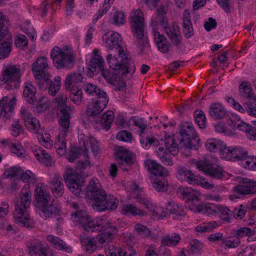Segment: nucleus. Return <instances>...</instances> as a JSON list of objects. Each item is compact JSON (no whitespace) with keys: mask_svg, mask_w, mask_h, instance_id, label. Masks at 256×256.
Here are the masks:
<instances>
[{"mask_svg":"<svg viewBox=\"0 0 256 256\" xmlns=\"http://www.w3.org/2000/svg\"><path fill=\"white\" fill-rule=\"evenodd\" d=\"M180 146L176 142L173 136H165L164 144L166 148L164 150L162 146L156 150V155L165 165L171 166L173 164L170 154L176 155L179 148H188L197 149L200 145V140L198 136L196 130L191 123L184 122L179 128Z\"/></svg>","mask_w":256,"mask_h":256,"instance_id":"nucleus-1","label":"nucleus"},{"mask_svg":"<svg viewBox=\"0 0 256 256\" xmlns=\"http://www.w3.org/2000/svg\"><path fill=\"white\" fill-rule=\"evenodd\" d=\"M119 52V55H108L106 61L111 70L103 68L100 72L104 79L114 86V90L122 91L126 88V83L122 76L127 74L132 76L136 68L130 57L124 55L122 56V50L120 49Z\"/></svg>","mask_w":256,"mask_h":256,"instance_id":"nucleus-2","label":"nucleus"},{"mask_svg":"<svg viewBox=\"0 0 256 256\" xmlns=\"http://www.w3.org/2000/svg\"><path fill=\"white\" fill-rule=\"evenodd\" d=\"M82 227L88 232L102 231L96 238L97 242L102 246H104L112 242L118 232L116 226H112L110 220L106 216L94 219L88 218L86 222L82 224Z\"/></svg>","mask_w":256,"mask_h":256,"instance_id":"nucleus-3","label":"nucleus"},{"mask_svg":"<svg viewBox=\"0 0 256 256\" xmlns=\"http://www.w3.org/2000/svg\"><path fill=\"white\" fill-rule=\"evenodd\" d=\"M30 188V185L27 184L22 189L20 198L16 202L15 211L14 214V217L17 222L20 224L22 226L28 228L34 226V223L30 219V216L28 213L32 196Z\"/></svg>","mask_w":256,"mask_h":256,"instance_id":"nucleus-4","label":"nucleus"},{"mask_svg":"<svg viewBox=\"0 0 256 256\" xmlns=\"http://www.w3.org/2000/svg\"><path fill=\"white\" fill-rule=\"evenodd\" d=\"M130 22L132 32L136 38L134 44L142 53L144 52L146 49L150 48V44L148 36L144 34V18L140 9H137L131 12Z\"/></svg>","mask_w":256,"mask_h":256,"instance_id":"nucleus-5","label":"nucleus"},{"mask_svg":"<svg viewBox=\"0 0 256 256\" xmlns=\"http://www.w3.org/2000/svg\"><path fill=\"white\" fill-rule=\"evenodd\" d=\"M168 0H165L156 9V15L152 18V22L156 24H160L164 28L168 37L172 41V44L179 46L182 43V36L179 34L172 33V28L170 26L166 14L168 7L170 4Z\"/></svg>","mask_w":256,"mask_h":256,"instance_id":"nucleus-6","label":"nucleus"},{"mask_svg":"<svg viewBox=\"0 0 256 256\" xmlns=\"http://www.w3.org/2000/svg\"><path fill=\"white\" fill-rule=\"evenodd\" d=\"M88 166H90V162L88 160L79 161L77 165L76 170L74 172L66 173L64 176L67 186L73 194L77 196H78L82 192V187L84 183L82 170Z\"/></svg>","mask_w":256,"mask_h":256,"instance_id":"nucleus-7","label":"nucleus"},{"mask_svg":"<svg viewBox=\"0 0 256 256\" xmlns=\"http://www.w3.org/2000/svg\"><path fill=\"white\" fill-rule=\"evenodd\" d=\"M50 56L54 66L58 69L71 68L75 62L74 55L70 48L62 50L55 46L51 52Z\"/></svg>","mask_w":256,"mask_h":256,"instance_id":"nucleus-8","label":"nucleus"},{"mask_svg":"<svg viewBox=\"0 0 256 256\" xmlns=\"http://www.w3.org/2000/svg\"><path fill=\"white\" fill-rule=\"evenodd\" d=\"M106 194L96 178L91 180L86 187V198L92 200V208L98 211V207L106 200Z\"/></svg>","mask_w":256,"mask_h":256,"instance_id":"nucleus-9","label":"nucleus"},{"mask_svg":"<svg viewBox=\"0 0 256 256\" xmlns=\"http://www.w3.org/2000/svg\"><path fill=\"white\" fill-rule=\"evenodd\" d=\"M67 98V96L64 94H60L56 98L58 104V118L59 124L64 132H68L69 128L70 112L74 110V106L66 104Z\"/></svg>","mask_w":256,"mask_h":256,"instance_id":"nucleus-10","label":"nucleus"},{"mask_svg":"<svg viewBox=\"0 0 256 256\" xmlns=\"http://www.w3.org/2000/svg\"><path fill=\"white\" fill-rule=\"evenodd\" d=\"M9 24V22L6 17L0 12V42L4 37L7 38V40L0 44V59L8 58L12 51V38L8 30Z\"/></svg>","mask_w":256,"mask_h":256,"instance_id":"nucleus-11","label":"nucleus"},{"mask_svg":"<svg viewBox=\"0 0 256 256\" xmlns=\"http://www.w3.org/2000/svg\"><path fill=\"white\" fill-rule=\"evenodd\" d=\"M196 168L213 178L222 179L225 177V172L221 168L214 166L206 158L196 160L195 162Z\"/></svg>","mask_w":256,"mask_h":256,"instance_id":"nucleus-12","label":"nucleus"},{"mask_svg":"<svg viewBox=\"0 0 256 256\" xmlns=\"http://www.w3.org/2000/svg\"><path fill=\"white\" fill-rule=\"evenodd\" d=\"M222 158L228 160H246L248 158L247 151L241 146L224 148L222 150Z\"/></svg>","mask_w":256,"mask_h":256,"instance_id":"nucleus-13","label":"nucleus"},{"mask_svg":"<svg viewBox=\"0 0 256 256\" xmlns=\"http://www.w3.org/2000/svg\"><path fill=\"white\" fill-rule=\"evenodd\" d=\"M28 249L30 256H56L47 244L44 245L38 240L32 241L28 246Z\"/></svg>","mask_w":256,"mask_h":256,"instance_id":"nucleus-14","label":"nucleus"},{"mask_svg":"<svg viewBox=\"0 0 256 256\" xmlns=\"http://www.w3.org/2000/svg\"><path fill=\"white\" fill-rule=\"evenodd\" d=\"M32 69L36 80H42L51 76L48 72V66L45 56L37 58L33 63Z\"/></svg>","mask_w":256,"mask_h":256,"instance_id":"nucleus-15","label":"nucleus"},{"mask_svg":"<svg viewBox=\"0 0 256 256\" xmlns=\"http://www.w3.org/2000/svg\"><path fill=\"white\" fill-rule=\"evenodd\" d=\"M116 158L123 170H128L134 163L132 153L124 147L118 148L116 152Z\"/></svg>","mask_w":256,"mask_h":256,"instance_id":"nucleus-16","label":"nucleus"},{"mask_svg":"<svg viewBox=\"0 0 256 256\" xmlns=\"http://www.w3.org/2000/svg\"><path fill=\"white\" fill-rule=\"evenodd\" d=\"M20 72V69L14 66H10L4 71L0 80L10 85V88H16L18 86Z\"/></svg>","mask_w":256,"mask_h":256,"instance_id":"nucleus-17","label":"nucleus"},{"mask_svg":"<svg viewBox=\"0 0 256 256\" xmlns=\"http://www.w3.org/2000/svg\"><path fill=\"white\" fill-rule=\"evenodd\" d=\"M108 102V96L98 97L94 102H92L88 106L86 110V114L90 117H94L99 115L105 108Z\"/></svg>","mask_w":256,"mask_h":256,"instance_id":"nucleus-18","label":"nucleus"},{"mask_svg":"<svg viewBox=\"0 0 256 256\" xmlns=\"http://www.w3.org/2000/svg\"><path fill=\"white\" fill-rule=\"evenodd\" d=\"M104 40H105L106 47L110 50H117L118 52V55H119L120 50H122V56H128L129 57L128 54L124 53V50L120 46L121 38L120 35L117 32L106 33L102 37Z\"/></svg>","mask_w":256,"mask_h":256,"instance_id":"nucleus-19","label":"nucleus"},{"mask_svg":"<svg viewBox=\"0 0 256 256\" xmlns=\"http://www.w3.org/2000/svg\"><path fill=\"white\" fill-rule=\"evenodd\" d=\"M234 190L241 195L256 194V182L250 179H242V182L234 188Z\"/></svg>","mask_w":256,"mask_h":256,"instance_id":"nucleus-20","label":"nucleus"},{"mask_svg":"<svg viewBox=\"0 0 256 256\" xmlns=\"http://www.w3.org/2000/svg\"><path fill=\"white\" fill-rule=\"evenodd\" d=\"M176 172L178 178L182 181L194 185L199 184L200 182L199 176L195 175L190 170L184 166H178Z\"/></svg>","mask_w":256,"mask_h":256,"instance_id":"nucleus-21","label":"nucleus"},{"mask_svg":"<svg viewBox=\"0 0 256 256\" xmlns=\"http://www.w3.org/2000/svg\"><path fill=\"white\" fill-rule=\"evenodd\" d=\"M16 102L15 97L9 101L8 96H4L0 100V118L2 116L6 119H10L13 114V109Z\"/></svg>","mask_w":256,"mask_h":256,"instance_id":"nucleus-22","label":"nucleus"},{"mask_svg":"<svg viewBox=\"0 0 256 256\" xmlns=\"http://www.w3.org/2000/svg\"><path fill=\"white\" fill-rule=\"evenodd\" d=\"M178 196L182 199H186L188 203L190 202H198L200 193L196 190L190 187L180 186L177 190Z\"/></svg>","mask_w":256,"mask_h":256,"instance_id":"nucleus-23","label":"nucleus"},{"mask_svg":"<svg viewBox=\"0 0 256 256\" xmlns=\"http://www.w3.org/2000/svg\"><path fill=\"white\" fill-rule=\"evenodd\" d=\"M20 114L25 126L30 130L34 132H37L40 128L38 120L33 117L28 110L25 108H21Z\"/></svg>","mask_w":256,"mask_h":256,"instance_id":"nucleus-24","label":"nucleus"},{"mask_svg":"<svg viewBox=\"0 0 256 256\" xmlns=\"http://www.w3.org/2000/svg\"><path fill=\"white\" fill-rule=\"evenodd\" d=\"M144 166L148 172L153 175L152 177L168 175V170L156 161L147 160L144 162Z\"/></svg>","mask_w":256,"mask_h":256,"instance_id":"nucleus-25","label":"nucleus"},{"mask_svg":"<svg viewBox=\"0 0 256 256\" xmlns=\"http://www.w3.org/2000/svg\"><path fill=\"white\" fill-rule=\"evenodd\" d=\"M104 64V60L100 56L92 57L88 66L87 74L90 77L97 74L103 70Z\"/></svg>","mask_w":256,"mask_h":256,"instance_id":"nucleus-26","label":"nucleus"},{"mask_svg":"<svg viewBox=\"0 0 256 256\" xmlns=\"http://www.w3.org/2000/svg\"><path fill=\"white\" fill-rule=\"evenodd\" d=\"M136 198L137 202L143 204L148 210L154 212L159 219H163L169 216V212L166 210H162L160 212H155L154 206L152 202L145 196L140 194V195H137Z\"/></svg>","mask_w":256,"mask_h":256,"instance_id":"nucleus-27","label":"nucleus"},{"mask_svg":"<svg viewBox=\"0 0 256 256\" xmlns=\"http://www.w3.org/2000/svg\"><path fill=\"white\" fill-rule=\"evenodd\" d=\"M46 239L54 248L59 250L64 251L68 253L72 252V247L67 244L64 241L58 237L54 235L50 234L47 236Z\"/></svg>","mask_w":256,"mask_h":256,"instance_id":"nucleus-28","label":"nucleus"},{"mask_svg":"<svg viewBox=\"0 0 256 256\" xmlns=\"http://www.w3.org/2000/svg\"><path fill=\"white\" fill-rule=\"evenodd\" d=\"M33 154L38 162L46 166H52L54 163V158L42 148L39 147L33 150Z\"/></svg>","mask_w":256,"mask_h":256,"instance_id":"nucleus-29","label":"nucleus"},{"mask_svg":"<svg viewBox=\"0 0 256 256\" xmlns=\"http://www.w3.org/2000/svg\"><path fill=\"white\" fill-rule=\"evenodd\" d=\"M166 210L168 212L170 217L174 220H180L186 215L184 208L174 202H168Z\"/></svg>","mask_w":256,"mask_h":256,"instance_id":"nucleus-30","label":"nucleus"},{"mask_svg":"<svg viewBox=\"0 0 256 256\" xmlns=\"http://www.w3.org/2000/svg\"><path fill=\"white\" fill-rule=\"evenodd\" d=\"M209 114L214 119L219 120L225 117L227 111L220 103L216 102L210 104Z\"/></svg>","mask_w":256,"mask_h":256,"instance_id":"nucleus-31","label":"nucleus"},{"mask_svg":"<svg viewBox=\"0 0 256 256\" xmlns=\"http://www.w3.org/2000/svg\"><path fill=\"white\" fill-rule=\"evenodd\" d=\"M182 26L186 38H191L194 34L192 22L190 13L188 10H185L182 15Z\"/></svg>","mask_w":256,"mask_h":256,"instance_id":"nucleus-32","label":"nucleus"},{"mask_svg":"<svg viewBox=\"0 0 256 256\" xmlns=\"http://www.w3.org/2000/svg\"><path fill=\"white\" fill-rule=\"evenodd\" d=\"M50 77H47L44 79V84L46 85V88L48 90V93L52 96H55L59 90L61 83L60 78L58 76L54 78V80H50Z\"/></svg>","mask_w":256,"mask_h":256,"instance_id":"nucleus-33","label":"nucleus"},{"mask_svg":"<svg viewBox=\"0 0 256 256\" xmlns=\"http://www.w3.org/2000/svg\"><path fill=\"white\" fill-rule=\"evenodd\" d=\"M41 213L40 216L46 220L52 215H58L60 212L59 208L54 204L48 202L40 206Z\"/></svg>","mask_w":256,"mask_h":256,"instance_id":"nucleus-34","label":"nucleus"},{"mask_svg":"<svg viewBox=\"0 0 256 256\" xmlns=\"http://www.w3.org/2000/svg\"><path fill=\"white\" fill-rule=\"evenodd\" d=\"M238 91L240 96L246 99L256 100V98L254 96V90L250 82L243 81L239 86Z\"/></svg>","mask_w":256,"mask_h":256,"instance_id":"nucleus-35","label":"nucleus"},{"mask_svg":"<svg viewBox=\"0 0 256 256\" xmlns=\"http://www.w3.org/2000/svg\"><path fill=\"white\" fill-rule=\"evenodd\" d=\"M62 179L59 174H55L50 181V188L54 194L60 196L64 194Z\"/></svg>","mask_w":256,"mask_h":256,"instance_id":"nucleus-36","label":"nucleus"},{"mask_svg":"<svg viewBox=\"0 0 256 256\" xmlns=\"http://www.w3.org/2000/svg\"><path fill=\"white\" fill-rule=\"evenodd\" d=\"M166 176L151 177L152 186L158 192H166L168 188V182L165 178Z\"/></svg>","mask_w":256,"mask_h":256,"instance_id":"nucleus-37","label":"nucleus"},{"mask_svg":"<svg viewBox=\"0 0 256 256\" xmlns=\"http://www.w3.org/2000/svg\"><path fill=\"white\" fill-rule=\"evenodd\" d=\"M36 88L30 82H26L24 88L23 95L26 101L32 104L36 101Z\"/></svg>","mask_w":256,"mask_h":256,"instance_id":"nucleus-38","label":"nucleus"},{"mask_svg":"<svg viewBox=\"0 0 256 256\" xmlns=\"http://www.w3.org/2000/svg\"><path fill=\"white\" fill-rule=\"evenodd\" d=\"M84 76L79 72H74L68 74L65 79L64 83L66 88L72 86H78L79 84L82 82Z\"/></svg>","mask_w":256,"mask_h":256,"instance_id":"nucleus-39","label":"nucleus"},{"mask_svg":"<svg viewBox=\"0 0 256 256\" xmlns=\"http://www.w3.org/2000/svg\"><path fill=\"white\" fill-rule=\"evenodd\" d=\"M106 256H134L136 251L132 247L125 248H116L106 250Z\"/></svg>","mask_w":256,"mask_h":256,"instance_id":"nucleus-40","label":"nucleus"},{"mask_svg":"<svg viewBox=\"0 0 256 256\" xmlns=\"http://www.w3.org/2000/svg\"><path fill=\"white\" fill-rule=\"evenodd\" d=\"M34 196L39 206L46 204L50 200L49 194L40 186H36L34 190Z\"/></svg>","mask_w":256,"mask_h":256,"instance_id":"nucleus-41","label":"nucleus"},{"mask_svg":"<svg viewBox=\"0 0 256 256\" xmlns=\"http://www.w3.org/2000/svg\"><path fill=\"white\" fill-rule=\"evenodd\" d=\"M180 236L177 233H172L163 236L162 238V243L169 246H176L180 243Z\"/></svg>","mask_w":256,"mask_h":256,"instance_id":"nucleus-42","label":"nucleus"},{"mask_svg":"<svg viewBox=\"0 0 256 256\" xmlns=\"http://www.w3.org/2000/svg\"><path fill=\"white\" fill-rule=\"evenodd\" d=\"M122 214L124 215H132L133 216H142L146 215L144 211L138 208L135 205L131 204L124 206L122 210Z\"/></svg>","mask_w":256,"mask_h":256,"instance_id":"nucleus-43","label":"nucleus"},{"mask_svg":"<svg viewBox=\"0 0 256 256\" xmlns=\"http://www.w3.org/2000/svg\"><path fill=\"white\" fill-rule=\"evenodd\" d=\"M117 199L112 196H106V201L98 206V212H103L107 210H114L118 206Z\"/></svg>","mask_w":256,"mask_h":256,"instance_id":"nucleus-44","label":"nucleus"},{"mask_svg":"<svg viewBox=\"0 0 256 256\" xmlns=\"http://www.w3.org/2000/svg\"><path fill=\"white\" fill-rule=\"evenodd\" d=\"M3 144H5L12 152L15 154L18 157H23L24 156V150L21 144H16L10 142L9 140H4L1 142Z\"/></svg>","mask_w":256,"mask_h":256,"instance_id":"nucleus-45","label":"nucleus"},{"mask_svg":"<svg viewBox=\"0 0 256 256\" xmlns=\"http://www.w3.org/2000/svg\"><path fill=\"white\" fill-rule=\"evenodd\" d=\"M206 148L210 152H215L220 150V155L222 156V150L226 148L225 145H223L222 142L216 139L208 140L206 142Z\"/></svg>","mask_w":256,"mask_h":256,"instance_id":"nucleus-46","label":"nucleus"},{"mask_svg":"<svg viewBox=\"0 0 256 256\" xmlns=\"http://www.w3.org/2000/svg\"><path fill=\"white\" fill-rule=\"evenodd\" d=\"M85 91L88 94L92 96H96V98H98V97L108 96L106 92L98 88L95 85L90 83H88L86 84Z\"/></svg>","mask_w":256,"mask_h":256,"instance_id":"nucleus-47","label":"nucleus"},{"mask_svg":"<svg viewBox=\"0 0 256 256\" xmlns=\"http://www.w3.org/2000/svg\"><path fill=\"white\" fill-rule=\"evenodd\" d=\"M70 88V98L75 104H78L82 102V90L78 86H72Z\"/></svg>","mask_w":256,"mask_h":256,"instance_id":"nucleus-48","label":"nucleus"},{"mask_svg":"<svg viewBox=\"0 0 256 256\" xmlns=\"http://www.w3.org/2000/svg\"><path fill=\"white\" fill-rule=\"evenodd\" d=\"M114 112L111 110H108L100 118V122L102 126L106 130H108L114 120Z\"/></svg>","mask_w":256,"mask_h":256,"instance_id":"nucleus-49","label":"nucleus"},{"mask_svg":"<svg viewBox=\"0 0 256 256\" xmlns=\"http://www.w3.org/2000/svg\"><path fill=\"white\" fill-rule=\"evenodd\" d=\"M218 206L219 205H216L212 204H208L205 206L198 204L196 206V210L200 212H202L208 214H214L218 213Z\"/></svg>","mask_w":256,"mask_h":256,"instance_id":"nucleus-50","label":"nucleus"},{"mask_svg":"<svg viewBox=\"0 0 256 256\" xmlns=\"http://www.w3.org/2000/svg\"><path fill=\"white\" fill-rule=\"evenodd\" d=\"M195 122L201 129L206 128V117L204 112L202 110H196L194 114Z\"/></svg>","mask_w":256,"mask_h":256,"instance_id":"nucleus-51","label":"nucleus"},{"mask_svg":"<svg viewBox=\"0 0 256 256\" xmlns=\"http://www.w3.org/2000/svg\"><path fill=\"white\" fill-rule=\"evenodd\" d=\"M216 226V222H210L208 223H202L195 227L197 232L204 233L209 232Z\"/></svg>","mask_w":256,"mask_h":256,"instance_id":"nucleus-52","label":"nucleus"},{"mask_svg":"<svg viewBox=\"0 0 256 256\" xmlns=\"http://www.w3.org/2000/svg\"><path fill=\"white\" fill-rule=\"evenodd\" d=\"M82 152H86V150L82 148L76 146H72L67 159L70 162H72L81 155Z\"/></svg>","mask_w":256,"mask_h":256,"instance_id":"nucleus-53","label":"nucleus"},{"mask_svg":"<svg viewBox=\"0 0 256 256\" xmlns=\"http://www.w3.org/2000/svg\"><path fill=\"white\" fill-rule=\"evenodd\" d=\"M140 142L143 148H148L150 146L154 144L156 146L158 144V141L154 137H150L146 136L144 134L140 136Z\"/></svg>","mask_w":256,"mask_h":256,"instance_id":"nucleus-54","label":"nucleus"},{"mask_svg":"<svg viewBox=\"0 0 256 256\" xmlns=\"http://www.w3.org/2000/svg\"><path fill=\"white\" fill-rule=\"evenodd\" d=\"M240 243L238 237L234 236L222 239V244H225L228 248H234L238 246Z\"/></svg>","mask_w":256,"mask_h":256,"instance_id":"nucleus-55","label":"nucleus"},{"mask_svg":"<svg viewBox=\"0 0 256 256\" xmlns=\"http://www.w3.org/2000/svg\"><path fill=\"white\" fill-rule=\"evenodd\" d=\"M20 177L22 180L24 182L34 184L36 182L35 175L30 170H27L25 172H24V171L22 170Z\"/></svg>","mask_w":256,"mask_h":256,"instance_id":"nucleus-56","label":"nucleus"},{"mask_svg":"<svg viewBox=\"0 0 256 256\" xmlns=\"http://www.w3.org/2000/svg\"><path fill=\"white\" fill-rule=\"evenodd\" d=\"M227 124L234 130H236L238 126L242 122V120L239 116L234 114H232L227 120Z\"/></svg>","mask_w":256,"mask_h":256,"instance_id":"nucleus-57","label":"nucleus"},{"mask_svg":"<svg viewBox=\"0 0 256 256\" xmlns=\"http://www.w3.org/2000/svg\"><path fill=\"white\" fill-rule=\"evenodd\" d=\"M134 229L138 234L142 238L148 236L150 234V231L146 226L140 224L135 225Z\"/></svg>","mask_w":256,"mask_h":256,"instance_id":"nucleus-58","label":"nucleus"},{"mask_svg":"<svg viewBox=\"0 0 256 256\" xmlns=\"http://www.w3.org/2000/svg\"><path fill=\"white\" fill-rule=\"evenodd\" d=\"M217 214H220V218L223 220L228 221L232 215V212L228 208L219 205Z\"/></svg>","mask_w":256,"mask_h":256,"instance_id":"nucleus-59","label":"nucleus"},{"mask_svg":"<svg viewBox=\"0 0 256 256\" xmlns=\"http://www.w3.org/2000/svg\"><path fill=\"white\" fill-rule=\"evenodd\" d=\"M244 106L248 115L256 118V104L254 102H244Z\"/></svg>","mask_w":256,"mask_h":256,"instance_id":"nucleus-60","label":"nucleus"},{"mask_svg":"<svg viewBox=\"0 0 256 256\" xmlns=\"http://www.w3.org/2000/svg\"><path fill=\"white\" fill-rule=\"evenodd\" d=\"M116 138L120 140L130 142L132 140V134L126 130H121L116 134Z\"/></svg>","mask_w":256,"mask_h":256,"instance_id":"nucleus-61","label":"nucleus"},{"mask_svg":"<svg viewBox=\"0 0 256 256\" xmlns=\"http://www.w3.org/2000/svg\"><path fill=\"white\" fill-rule=\"evenodd\" d=\"M50 134L44 133L38 138V140L43 146L47 148H50L52 146V141L50 140Z\"/></svg>","mask_w":256,"mask_h":256,"instance_id":"nucleus-62","label":"nucleus"},{"mask_svg":"<svg viewBox=\"0 0 256 256\" xmlns=\"http://www.w3.org/2000/svg\"><path fill=\"white\" fill-rule=\"evenodd\" d=\"M28 40L27 38L23 34L18 35L15 39V44L16 47L20 48H27Z\"/></svg>","mask_w":256,"mask_h":256,"instance_id":"nucleus-63","label":"nucleus"},{"mask_svg":"<svg viewBox=\"0 0 256 256\" xmlns=\"http://www.w3.org/2000/svg\"><path fill=\"white\" fill-rule=\"evenodd\" d=\"M190 250L194 253L200 252L202 250L203 244L196 239H194L190 242Z\"/></svg>","mask_w":256,"mask_h":256,"instance_id":"nucleus-64","label":"nucleus"}]
</instances>
